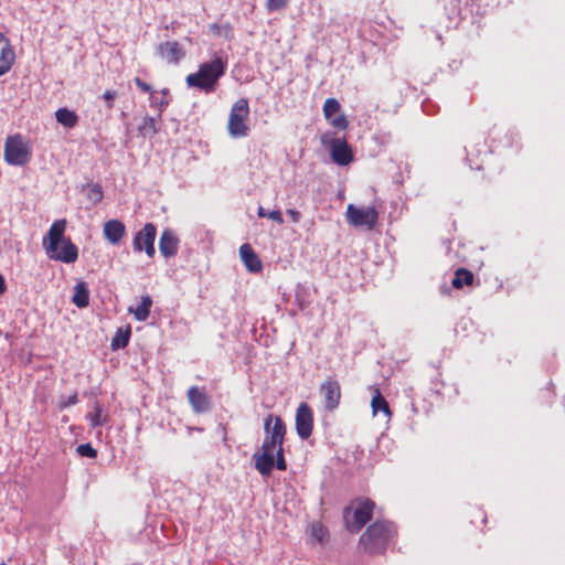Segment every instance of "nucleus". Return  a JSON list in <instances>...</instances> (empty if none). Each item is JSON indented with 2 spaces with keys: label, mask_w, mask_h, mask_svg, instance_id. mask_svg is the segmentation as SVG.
Returning <instances> with one entry per match:
<instances>
[{
  "label": "nucleus",
  "mask_w": 565,
  "mask_h": 565,
  "mask_svg": "<svg viewBox=\"0 0 565 565\" xmlns=\"http://www.w3.org/2000/svg\"><path fill=\"white\" fill-rule=\"evenodd\" d=\"M265 439L262 452L253 456L255 468L262 476L268 477L274 469V451L284 449L286 425L280 416L269 414L264 420Z\"/></svg>",
  "instance_id": "nucleus-1"
},
{
  "label": "nucleus",
  "mask_w": 565,
  "mask_h": 565,
  "mask_svg": "<svg viewBox=\"0 0 565 565\" xmlns=\"http://www.w3.org/2000/svg\"><path fill=\"white\" fill-rule=\"evenodd\" d=\"M65 230L66 220L54 221L42 238V246L50 259L72 264L78 258V248L70 237H65Z\"/></svg>",
  "instance_id": "nucleus-2"
},
{
  "label": "nucleus",
  "mask_w": 565,
  "mask_h": 565,
  "mask_svg": "<svg viewBox=\"0 0 565 565\" xmlns=\"http://www.w3.org/2000/svg\"><path fill=\"white\" fill-rule=\"evenodd\" d=\"M226 68L227 57L214 55L210 62L200 64L196 72L186 75L185 83L189 87L196 88L205 94H211L215 92Z\"/></svg>",
  "instance_id": "nucleus-3"
},
{
  "label": "nucleus",
  "mask_w": 565,
  "mask_h": 565,
  "mask_svg": "<svg viewBox=\"0 0 565 565\" xmlns=\"http://www.w3.org/2000/svg\"><path fill=\"white\" fill-rule=\"evenodd\" d=\"M397 535L393 522L377 520L371 523L360 536L359 546L370 555L384 554Z\"/></svg>",
  "instance_id": "nucleus-4"
},
{
  "label": "nucleus",
  "mask_w": 565,
  "mask_h": 565,
  "mask_svg": "<svg viewBox=\"0 0 565 565\" xmlns=\"http://www.w3.org/2000/svg\"><path fill=\"white\" fill-rule=\"evenodd\" d=\"M3 157L10 166L24 167L31 161L32 146L20 134L8 136L4 141Z\"/></svg>",
  "instance_id": "nucleus-5"
},
{
  "label": "nucleus",
  "mask_w": 565,
  "mask_h": 565,
  "mask_svg": "<svg viewBox=\"0 0 565 565\" xmlns=\"http://www.w3.org/2000/svg\"><path fill=\"white\" fill-rule=\"evenodd\" d=\"M249 105L246 98L237 99L231 108L227 130L233 138L246 137L249 132L248 126Z\"/></svg>",
  "instance_id": "nucleus-6"
},
{
  "label": "nucleus",
  "mask_w": 565,
  "mask_h": 565,
  "mask_svg": "<svg viewBox=\"0 0 565 565\" xmlns=\"http://www.w3.org/2000/svg\"><path fill=\"white\" fill-rule=\"evenodd\" d=\"M320 141L330 150V157L334 163L348 166L354 160L352 147L345 138H338L332 132H326L320 137Z\"/></svg>",
  "instance_id": "nucleus-7"
},
{
  "label": "nucleus",
  "mask_w": 565,
  "mask_h": 565,
  "mask_svg": "<svg viewBox=\"0 0 565 565\" xmlns=\"http://www.w3.org/2000/svg\"><path fill=\"white\" fill-rule=\"evenodd\" d=\"M375 503L370 499H363L358 502V507L353 511V519L349 520L351 508L347 507L343 511L345 529L351 533L360 532L364 525L372 519Z\"/></svg>",
  "instance_id": "nucleus-8"
},
{
  "label": "nucleus",
  "mask_w": 565,
  "mask_h": 565,
  "mask_svg": "<svg viewBox=\"0 0 565 565\" xmlns=\"http://www.w3.org/2000/svg\"><path fill=\"white\" fill-rule=\"evenodd\" d=\"M157 237V227L153 223H146L132 238V248L135 253L145 252L149 258L156 255L154 241Z\"/></svg>",
  "instance_id": "nucleus-9"
},
{
  "label": "nucleus",
  "mask_w": 565,
  "mask_h": 565,
  "mask_svg": "<svg viewBox=\"0 0 565 565\" xmlns=\"http://www.w3.org/2000/svg\"><path fill=\"white\" fill-rule=\"evenodd\" d=\"M319 393L322 398L323 409L326 412H334L341 402V385L334 377L328 376L319 386Z\"/></svg>",
  "instance_id": "nucleus-10"
},
{
  "label": "nucleus",
  "mask_w": 565,
  "mask_h": 565,
  "mask_svg": "<svg viewBox=\"0 0 565 565\" xmlns=\"http://www.w3.org/2000/svg\"><path fill=\"white\" fill-rule=\"evenodd\" d=\"M347 220L355 227L365 226L369 230H373L379 221V212L374 206L356 207L353 204H349L347 207Z\"/></svg>",
  "instance_id": "nucleus-11"
},
{
  "label": "nucleus",
  "mask_w": 565,
  "mask_h": 565,
  "mask_svg": "<svg viewBox=\"0 0 565 565\" xmlns=\"http://www.w3.org/2000/svg\"><path fill=\"white\" fill-rule=\"evenodd\" d=\"M295 426L297 435L300 439L307 440L311 436L313 431L315 419L313 411L309 404L302 402L297 407Z\"/></svg>",
  "instance_id": "nucleus-12"
},
{
  "label": "nucleus",
  "mask_w": 565,
  "mask_h": 565,
  "mask_svg": "<svg viewBox=\"0 0 565 565\" xmlns=\"http://www.w3.org/2000/svg\"><path fill=\"white\" fill-rule=\"evenodd\" d=\"M341 105L335 98H327L322 111L330 125L339 130H345L349 127V120L344 114H339Z\"/></svg>",
  "instance_id": "nucleus-13"
},
{
  "label": "nucleus",
  "mask_w": 565,
  "mask_h": 565,
  "mask_svg": "<svg viewBox=\"0 0 565 565\" xmlns=\"http://www.w3.org/2000/svg\"><path fill=\"white\" fill-rule=\"evenodd\" d=\"M188 402L195 414L207 413L212 408V401L204 387L190 386L186 392Z\"/></svg>",
  "instance_id": "nucleus-14"
},
{
  "label": "nucleus",
  "mask_w": 565,
  "mask_h": 565,
  "mask_svg": "<svg viewBox=\"0 0 565 565\" xmlns=\"http://www.w3.org/2000/svg\"><path fill=\"white\" fill-rule=\"evenodd\" d=\"M158 56L168 64L178 65L185 56V51L178 41H166L157 49Z\"/></svg>",
  "instance_id": "nucleus-15"
},
{
  "label": "nucleus",
  "mask_w": 565,
  "mask_h": 565,
  "mask_svg": "<svg viewBox=\"0 0 565 565\" xmlns=\"http://www.w3.org/2000/svg\"><path fill=\"white\" fill-rule=\"evenodd\" d=\"M15 61L14 50L9 39L0 32V76L7 74Z\"/></svg>",
  "instance_id": "nucleus-16"
},
{
  "label": "nucleus",
  "mask_w": 565,
  "mask_h": 565,
  "mask_svg": "<svg viewBox=\"0 0 565 565\" xmlns=\"http://www.w3.org/2000/svg\"><path fill=\"white\" fill-rule=\"evenodd\" d=\"M239 257L248 271L260 273L263 270V263L250 244L241 245Z\"/></svg>",
  "instance_id": "nucleus-17"
},
{
  "label": "nucleus",
  "mask_w": 565,
  "mask_h": 565,
  "mask_svg": "<svg viewBox=\"0 0 565 565\" xmlns=\"http://www.w3.org/2000/svg\"><path fill=\"white\" fill-rule=\"evenodd\" d=\"M179 249V238L173 231L166 228L159 238V250L166 257L170 258L177 255Z\"/></svg>",
  "instance_id": "nucleus-18"
},
{
  "label": "nucleus",
  "mask_w": 565,
  "mask_h": 565,
  "mask_svg": "<svg viewBox=\"0 0 565 565\" xmlns=\"http://www.w3.org/2000/svg\"><path fill=\"white\" fill-rule=\"evenodd\" d=\"M105 238L113 245H117L126 235V226L119 220H109L104 224Z\"/></svg>",
  "instance_id": "nucleus-19"
},
{
  "label": "nucleus",
  "mask_w": 565,
  "mask_h": 565,
  "mask_svg": "<svg viewBox=\"0 0 565 565\" xmlns=\"http://www.w3.org/2000/svg\"><path fill=\"white\" fill-rule=\"evenodd\" d=\"M475 284V275L471 270L460 267L454 273L451 285L455 289H461L465 286H472Z\"/></svg>",
  "instance_id": "nucleus-20"
},
{
  "label": "nucleus",
  "mask_w": 565,
  "mask_h": 565,
  "mask_svg": "<svg viewBox=\"0 0 565 565\" xmlns=\"http://www.w3.org/2000/svg\"><path fill=\"white\" fill-rule=\"evenodd\" d=\"M56 121L67 129H72L78 125V115L66 107L58 108L55 111Z\"/></svg>",
  "instance_id": "nucleus-21"
},
{
  "label": "nucleus",
  "mask_w": 565,
  "mask_h": 565,
  "mask_svg": "<svg viewBox=\"0 0 565 565\" xmlns=\"http://www.w3.org/2000/svg\"><path fill=\"white\" fill-rule=\"evenodd\" d=\"M72 301L78 308H85L88 306L89 290L85 281H81L75 286Z\"/></svg>",
  "instance_id": "nucleus-22"
},
{
  "label": "nucleus",
  "mask_w": 565,
  "mask_h": 565,
  "mask_svg": "<svg viewBox=\"0 0 565 565\" xmlns=\"http://www.w3.org/2000/svg\"><path fill=\"white\" fill-rule=\"evenodd\" d=\"M131 335L130 327L119 328L111 339L110 347L113 350L124 349L128 345Z\"/></svg>",
  "instance_id": "nucleus-23"
},
{
  "label": "nucleus",
  "mask_w": 565,
  "mask_h": 565,
  "mask_svg": "<svg viewBox=\"0 0 565 565\" xmlns=\"http://www.w3.org/2000/svg\"><path fill=\"white\" fill-rule=\"evenodd\" d=\"M371 407H372L373 414L383 412L387 417H390L392 414L388 403L383 397V395L381 394V392L377 387L374 388V394H373L372 401H371Z\"/></svg>",
  "instance_id": "nucleus-24"
},
{
  "label": "nucleus",
  "mask_w": 565,
  "mask_h": 565,
  "mask_svg": "<svg viewBox=\"0 0 565 565\" xmlns=\"http://www.w3.org/2000/svg\"><path fill=\"white\" fill-rule=\"evenodd\" d=\"M152 306V299L150 296L141 297V302L136 309H129L134 313L135 319L138 321H146L150 315V308Z\"/></svg>",
  "instance_id": "nucleus-25"
},
{
  "label": "nucleus",
  "mask_w": 565,
  "mask_h": 565,
  "mask_svg": "<svg viewBox=\"0 0 565 565\" xmlns=\"http://www.w3.org/2000/svg\"><path fill=\"white\" fill-rule=\"evenodd\" d=\"M310 536L319 544H323L329 541L330 533L327 526L321 522L315 521L309 526Z\"/></svg>",
  "instance_id": "nucleus-26"
},
{
  "label": "nucleus",
  "mask_w": 565,
  "mask_h": 565,
  "mask_svg": "<svg viewBox=\"0 0 565 565\" xmlns=\"http://www.w3.org/2000/svg\"><path fill=\"white\" fill-rule=\"evenodd\" d=\"M138 130L143 137L152 138L156 136L159 131L156 118L146 116L139 125Z\"/></svg>",
  "instance_id": "nucleus-27"
},
{
  "label": "nucleus",
  "mask_w": 565,
  "mask_h": 565,
  "mask_svg": "<svg viewBox=\"0 0 565 565\" xmlns=\"http://www.w3.org/2000/svg\"><path fill=\"white\" fill-rule=\"evenodd\" d=\"M89 424L93 428L99 427L105 423V418H103V407L96 402L94 405V411L87 415Z\"/></svg>",
  "instance_id": "nucleus-28"
},
{
  "label": "nucleus",
  "mask_w": 565,
  "mask_h": 565,
  "mask_svg": "<svg viewBox=\"0 0 565 565\" xmlns=\"http://www.w3.org/2000/svg\"><path fill=\"white\" fill-rule=\"evenodd\" d=\"M86 198L93 204H98L104 198L102 185L98 183L89 184L87 188Z\"/></svg>",
  "instance_id": "nucleus-29"
},
{
  "label": "nucleus",
  "mask_w": 565,
  "mask_h": 565,
  "mask_svg": "<svg viewBox=\"0 0 565 565\" xmlns=\"http://www.w3.org/2000/svg\"><path fill=\"white\" fill-rule=\"evenodd\" d=\"M210 31L214 35H224V38L227 40L233 39V28L231 23H225L222 25L217 23H212L210 24Z\"/></svg>",
  "instance_id": "nucleus-30"
},
{
  "label": "nucleus",
  "mask_w": 565,
  "mask_h": 565,
  "mask_svg": "<svg viewBox=\"0 0 565 565\" xmlns=\"http://www.w3.org/2000/svg\"><path fill=\"white\" fill-rule=\"evenodd\" d=\"M150 106L152 108H156L158 110V117H161V114L164 111V109L169 105V99L166 96H161L158 98L154 93L150 95Z\"/></svg>",
  "instance_id": "nucleus-31"
},
{
  "label": "nucleus",
  "mask_w": 565,
  "mask_h": 565,
  "mask_svg": "<svg viewBox=\"0 0 565 565\" xmlns=\"http://www.w3.org/2000/svg\"><path fill=\"white\" fill-rule=\"evenodd\" d=\"M257 214L260 217H268L279 225L284 223V218H282L281 212L279 210L266 212L262 206H259Z\"/></svg>",
  "instance_id": "nucleus-32"
},
{
  "label": "nucleus",
  "mask_w": 565,
  "mask_h": 565,
  "mask_svg": "<svg viewBox=\"0 0 565 565\" xmlns=\"http://www.w3.org/2000/svg\"><path fill=\"white\" fill-rule=\"evenodd\" d=\"M76 451L82 457L92 459L97 457V450L89 443L79 445Z\"/></svg>",
  "instance_id": "nucleus-33"
},
{
  "label": "nucleus",
  "mask_w": 565,
  "mask_h": 565,
  "mask_svg": "<svg viewBox=\"0 0 565 565\" xmlns=\"http://www.w3.org/2000/svg\"><path fill=\"white\" fill-rule=\"evenodd\" d=\"M289 0H266V9L268 12H275L285 9Z\"/></svg>",
  "instance_id": "nucleus-34"
},
{
  "label": "nucleus",
  "mask_w": 565,
  "mask_h": 565,
  "mask_svg": "<svg viewBox=\"0 0 565 565\" xmlns=\"http://www.w3.org/2000/svg\"><path fill=\"white\" fill-rule=\"evenodd\" d=\"M276 452V460L274 459V467L280 471H285L287 469V462L284 456V449L277 450Z\"/></svg>",
  "instance_id": "nucleus-35"
},
{
  "label": "nucleus",
  "mask_w": 565,
  "mask_h": 565,
  "mask_svg": "<svg viewBox=\"0 0 565 565\" xmlns=\"http://www.w3.org/2000/svg\"><path fill=\"white\" fill-rule=\"evenodd\" d=\"M117 96V93L116 90H113V89H107L104 95H103V98L105 99V102L107 103V108L108 109H111L113 106H114V99L116 98Z\"/></svg>",
  "instance_id": "nucleus-36"
},
{
  "label": "nucleus",
  "mask_w": 565,
  "mask_h": 565,
  "mask_svg": "<svg viewBox=\"0 0 565 565\" xmlns=\"http://www.w3.org/2000/svg\"><path fill=\"white\" fill-rule=\"evenodd\" d=\"M134 82L137 85V87L143 93H149L150 95L154 93L152 90V87L146 82H143L140 77H135Z\"/></svg>",
  "instance_id": "nucleus-37"
},
{
  "label": "nucleus",
  "mask_w": 565,
  "mask_h": 565,
  "mask_svg": "<svg viewBox=\"0 0 565 565\" xmlns=\"http://www.w3.org/2000/svg\"><path fill=\"white\" fill-rule=\"evenodd\" d=\"M286 213L294 223H298L301 218L300 212L295 209H288Z\"/></svg>",
  "instance_id": "nucleus-38"
},
{
  "label": "nucleus",
  "mask_w": 565,
  "mask_h": 565,
  "mask_svg": "<svg viewBox=\"0 0 565 565\" xmlns=\"http://www.w3.org/2000/svg\"><path fill=\"white\" fill-rule=\"evenodd\" d=\"M7 285L2 275H0V296L6 291Z\"/></svg>",
  "instance_id": "nucleus-39"
},
{
  "label": "nucleus",
  "mask_w": 565,
  "mask_h": 565,
  "mask_svg": "<svg viewBox=\"0 0 565 565\" xmlns=\"http://www.w3.org/2000/svg\"><path fill=\"white\" fill-rule=\"evenodd\" d=\"M76 403H77V395L76 394H74V395L68 397L67 405H74Z\"/></svg>",
  "instance_id": "nucleus-40"
},
{
  "label": "nucleus",
  "mask_w": 565,
  "mask_h": 565,
  "mask_svg": "<svg viewBox=\"0 0 565 565\" xmlns=\"http://www.w3.org/2000/svg\"><path fill=\"white\" fill-rule=\"evenodd\" d=\"M161 94H162V96L168 97L169 89H168V88L162 89V90H161Z\"/></svg>",
  "instance_id": "nucleus-41"
},
{
  "label": "nucleus",
  "mask_w": 565,
  "mask_h": 565,
  "mask_svg": "<svg viewBox=\"0 0 565 565\" xmlns=\"http://www.w3.org/2000/svg\"><path fill=\"white\" fill-rule=\"evenodd\" d=\"M0 565H6V564H0Z\"/></svg>",
  "instance_id": "nucleus-42"
}]
</instances>
